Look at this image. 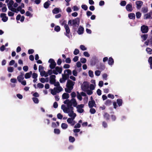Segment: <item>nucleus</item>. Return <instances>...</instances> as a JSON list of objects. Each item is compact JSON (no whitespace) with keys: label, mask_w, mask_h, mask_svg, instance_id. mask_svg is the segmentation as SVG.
I'll use <instances>...</instances> for the list:
<instances>
[{"label":"nucleus","mask_w":152,"mask_h":152,"mask_svg":"<svg viewBox=\"0 0 152 152\" xmlns=\"http://www.w3.org/2000/svg\"><path fill=\"white\" fill-rule=\"evenodd\" d=\"M89 87L88 83L87 81H84L81 85V88L83 91H86L88 89Z\"/></svg>","instance_id":"nucleus-1"},{"label":"nucleus","mask_w":152,"mask_h":152,"mask_svg":"<svg viewBox=\"0 0 152 152\" xmlns=\"http://www.w3.org/2000/svg\"><path fill=\"white\" fill-rule=\"evenodd\" d=\"M48 62L50 63L49 67L51 69H53L56 67V64L53 59H50L48 61Z\"/></svg>","instance_id":"nucleus-2"},{"label":"nucleus","mask_w":152,"mask_h":152,"mask_svg":"<svg viewBox=\"0 0 152 152\" xmlns=\"http://www.w3.org/2000/svg\"><path fill=\"white\" fill-rule=\"evenodd\" d=\"M55 69L53 70V73L54 74L57 75L58 73L61 74L62 72V67H60L58 66H56Z\"/></svg>","instance_id":"nucleus-3"},{"label":"nucleus","mask_w":152,"mask_h":152,"mask_svg":"<svg viewBox=\"0 0 152 152\" xmlns=\"http://www.w3.org/2000/svg\"><path fill=\"white\" fill-rule=\"evenodd\" d=\"M75 84V82H73L72 81L70 80H68L67 81V83L66 84V86L67 87H69L71 89H73V86Z\"/></svg>","instance_id":"nucleus-4"},{"label":"nucleus","mask_w":152,"mask_h":152,"mask_svg":"<svg viewBox=\"0 0 152 152\" xmlns=\"http://www.w3.org/2000/svg\"><path fill=\"white\" fill-rule=\"evenodd\" d=\"M64 27L66 32V33H64L65 35L68 37H69V34L70 32V29L68 25L67 24H65Z\"/></svg>","instance_id":"nucleus-5"},{"label":"nucleus","mask_w":152,"mask_h":152,"mask_svg":"<svg viewBox=\"0 0 152 152\" xmlns=\"http://www.w3.org/2000/svg\"><path fill=\"white\" fill-rule=\"evenodd\" d=\"M80 19L79 18H77L72 20V24L75 26H78L79 24Z\"/></svg>","instance_id":"nucleus-6"},{"label":"nucleus","mask_w":152,"mask_h":152,"mask_svg":"<svg viewBox=\"0 0 152 152\" xmlns=\"http://www.w3.org/2000/svg\"><path fill=\"white\" fill-rule=\"evenodd\" d=\"M141 30L143 33H146L148 31V27L147 26L143 25L141 27Z\"/></svg>","instance_id":"nucleus-7"},{"label":"nucleus","mask_w":152,"mask_h":152,"mask_svg":"<svg viewBox=\"0 0 152 152\" xmlns=\"http://www.w3.org/2000/svg\"><path fill=\"white\" fill-rule=\"evenodd\" d=\"M84 105L83 104L78 105L76 106L77 111L80 113H82L84 111V110L82 108L84 107Z\"/></svg>","instance_id":"nucleus-8"},{"label":"nucleus","mask_w":152,"mask_h":152,"mask_svg":"<svg viewBox=\"0 0 152 152\" xmlns=\"http://www.w3.org/2000/svg\"><path fill=\"white\" fill-rule=\"evenodd\" d=\"M56 76L55 75H52L50 77V83L51 84H54L56 80L55 78Z\"/></svg>","instance_id":"nucleus-9"},{"label":"nucleus","mask_w":152,"mask_h":152,"mask_svg":"<svg viewBox=\"0 0 152 152\" xmlns=\"http://www.w3.org/2000/svg\"><path fill=\"white\" fill-rule=\"evenodd\" d=\"M6 14L5 13H2L0 15V17L1 18L2 20L4 22H6L8 19V17L6 16Z\"/></svg>","instance_id":"nucleus-10"},{"label":"nucleus","mask_w":152,"mask_h":152,"mask_svg":"<svg viewBox=\"0 0 152 152\" xmlns=\"http://www.w3.org/2000/svg\"><path fill=\"white\" fill-rule=\"evenodd\" d=\"M103 117L104 119L107 121L110 120V115L107 113L105 112L103 115Z\"/></svg>","instance_id":"nucleus-11"},{"label":"nucleus","mask_w":152,"mask_h":152,"mask_svg":"<svg viewBox=\"0 0 152 152\" xmlns=\"http://www.w3.org/2000/svg\"><path fill=\"white\" fill-rule=\"evenodd\" d=\"M137 5V9H140L143 4V2L141 1H137L136 2Z\"/></svg>","instance_id":"nucleus-12"},{"label":"nucleus","mask_w":152,"mask_h":152,"mask_svg":"<svg viewBox=\"0 0 152 152\" xmlns=\"http://www.w3.org/2000/svg\"><path fill=\"white\" fill-rule=\"evenodd\" d=\"M84 30V28L81 26H80L77 31L78 34H82L83 33Z\"/></svg>","instance_id":"nucleus-13"},{"label":"nucleus","mask_w":152,"mask_h":152,"mask_svg":"<svg viewBox=\"0 0 152 152\" xmlns=\"http://www.w3.org/2000/svg\"><path fill=\"white\" fill-rule=\"evenodd\" d=\"M88 106L90 108H92L94 106V105H96L95 101L94 100L89 101L88 102Z\"/></svg>","instance_id":"nucleus-14"},{"label":"nucleus","mask_w":152,"mask_h":152,"mask_svg":"<svg viewBox=\"0 0 152 152\" xmlns=\"http://www.w3.org/2000/svg\"><path fill=\"white\" fill-rule=\"evenodd\" d=\"M68 115L69 117L73 118V119H75L76 116V114L74 113L73 111H70L68 113Z\"/></svg>","instance_id":"nucleus-15"},{"label":"nucleus","mask_w":152,"mask_h":152,"mask_svg":"<svg viewBox=\"0 0 152 152\" xmlns=\"http://www.w3.org/2000/svg\"><path fill=\"white\" fill-rule=\"evenodd\" d=\"M126 9L127 11L131 12L132 11V6L131 4H128L126 6Z\"/></svg>","instance_id":"nucleus-16"},{"label":"nucleus","mask_w":152,"mask_h":152,"mask_svg":"<svg viewBox=\"0 0 152 152\" xmlns=\"http://www.w3.org/2000/svg\"><path fill=\"white\" fill-rule=\"evenodd\" d=\"M50 5V1L48 0L44 4V7L45 9H47L49 7Z\"/></svg>","instance_id":"nucleus-17"},{"label":"nucleus","mask_w":152,"mask_h":152,"mask_svg":"<svg viewBox=\"0 0 152 152\" xmlns=\"http://www.w3.org/2000/svg\"><path fill=\"white\" fill-rule=\"evenodd\" d=\"M108 61V63L109 65H112L113 64L114 61L112 57H109Z\"/></svg>","instance_id":"nucleus-18"},{"label":"nucleus","mask_w":152,"mask_h":152,"mask_svg":"<svg viewBox=\"0 0 152 152\" xmlns=\"http://www.w3.org/2000/svg\"><path fill=\"white\" fill-rule=\"evenodd\" d=\"M23 74L21 73V75L18 76L17 77L18 80L19 82H21V80H23L24 79V78L23 77Z\"/></svg>","instance_id":"nucleus-19"},{"label":"nucleus","mask_w":152,"mask_h":152,"mask_svg":"<svg viewBox=\"0 0 152 152\" xmlns=\"http://www.w3.org/2000/svg\"><path fill=\"white\" fill-rule=\"evenodd\" d=\"M70 101L72 103V104H73L74 107H76L77 106V103L75 99L72 98Z\"/></svg>","instance_id":"nucleus-20"},{"label":"nucleus","mask_w":152,"mask_h":152,"mask_svg":"<svg viewBox=\"0 0 152 152\" xmlns=\"http://www.w3.org/2000/svg\"><path fill=\"white\" fill-rule=\"evenodd\" d=\"M54 89L56 90L57 93H59L63 90V89L60 86L57 87H54Z\"/></svg>","instance_id":"nucleus-21"},{"label":"nucleus","mask_w":152,"mask_h":152,"mask_svg":"<svg viewBox=\"0 0 152 152\" xmlns=\"http://www.w3.org/2000/svg\"><path fill=\"white\" fill-rule=\"evenodd\" d=\"M117 103L119 107L122 105L123 104V100L121 99H118L116 100Z\"/></svg>","instance_id":"nucleus-22"},{"label":"nucleus","mask_w":152,"mask_h":152,"mask_svg":"<svg viewBox=\"0 0 152 152\" xmlns=\"http://www.w3.org/2000/svg\"><path fill=\"white\" fill-rule=\"evenodd\" d=\"M32 74V71H30L29 72L26 73L25 75V77L26 79L30 78Z\"/></svg>","instance_id":"nucleus-23"},{"label":"nucleus","mask_w":152,"mask_h":152,"mask_svg":"<svg viewBox=\"0 0 152 152\" xmlns=\"http://www.w3.org/2000/svg\"><path fill=\"white\" fill-rule=\"evenodd\" d=\"M69 97V94L67 93H64L62 95V98L63 99H68Z\"/></svg>","instance_id":"nucleus-24"},{"label":"nucleus","mask_w":152,"mask_h":152,"mask_svg":"<svg viewBox=\"0 0 152 152\" xmlns=\"http://www.w3.org/2000/svg\"><path fill=\"white\" fill-rule=\"evenodd\" d=\"M60 8H55L52 11L53 14H56L60 12Z\"/></svg>","instance_id":"nucleus-25"},{"label":"nucleus","mask_w":152,"mask_h":152,"mask_svg":"<svg viewBox=\"0 0 152 152\" xmlns=\"http://www.w3.org/2000/svg\"><path fill=\"white\" fill-rule=\"evenodd\" d=\"M112 103V102L111 100L108 99L106 101L104 104L106 106H110L111 104Z\"/></svg>","instance_id":"nucleus-26"},{"label":"nucleus","mask_w":152,"mask_h":152,"mask_svg":"<svg viewBox=\"0 0 152 152\" xmlns=\"http://www.w3.org/2000/svg\"><path fill=\"white\" fill-rule=\"evenodd\" d=\"M129 18L131 19H134L135 18V15L134 13H130L128 15Z\"/></svg>","instance_id":"nucleus-27"},{"label":"nucleus","mask_w":152,"mask_h":152,"mask_svg":"<svg viewBox=\"0 0 152 152\" xmlns=\"http://www.w3.org/2000/svg\"><path fill=\"white\" fill-rule=\"evenodd\" d=\"M151 18V15L150 14V12L148 13H147L145 14L144 16V18L145 19H147Z\"/></svg>","instance_id":"nucleus-28"},{"label":"nucleus","mask_w":152,"mask_h":152,"mask_svg":"<svg viewBox=\"0 0 152 152\" xmlns=\"http://www.w3.org/2000/svg\"><path fill=\"white\" fill-rule=\"evenodd\" d=\"M8 7L9 9L12 11L17 13H18L16 9L13 8L12 6V7L8 6Z\"/></svg>","instance_id":"nucleus-29"},{"label":"nucleus","mask_w":152,"mask_h":152,"mask_svg":"<svg viewBox=\"0 0 152 152\" xmlns=\"http://www.w3.org/2000/svg\"><path fill=\"white\" fill-rule=\"evenodd\" d=\"M98 69L102 71L104 69H105V66L104 65L101 64L98 67Z\"/></svg>","instance_id":"nucleus-30"},{"label":"nucleus","mask_w":152,"mask_h":152,"mask_svg":"<svg viewBox=\"0 0 152 152\" xmlns=\"http://www.w3.org/2000/svg\"><path fill=\"white\" fill-rule=\"evenodd\" d=\"M146 50L148 54H152V49L149 48H147L146 49Z\"/></svg>","instance_id":"nucleus-31"},{"label":"nucleus","mask_w":152,"mask_h":152,"mask_svg":"<svg viewBox=\"0 0 152 152\" xmlns=\"http://www.w3.org/2000/svg\"><path fill=\"white\" fill-rule=\"evenodd\" d=\"M148 11V8L147 7H144L142 8V11L143 13H146Z\"/></svg>","instance_id":"nucleus-32"},{"label":"nucleus","mask_w":152,"mask_h":152,"mask_svg":"<svg viewBox=\"0 0 152 152\" xmlns=\"http://www.w3.org/2000/svg\"><path fill=\"white\" fill-rule=\"evenodd\" d=\"M148 37V35L147 34H144L141 36V38L143 39L142 41L145 40Z\"/></svg>","instance_id":"nucleus-33"},{"label":"nucleus","mask_w":152,"mask_h":152,"mask_svg":"<svg viewBox=\"0 0 152 152\" xmlns=\"http://www.w3.org/2000/svg\"><path fill=\"white\" fill-rule=\"evenodd\" d=\"M68 126L67 124L64 123H62L61 125V127L63 129H66L67 128Z\"/></svg>","instance_id":"nucleus-34"},{"label":"nucleus","mask_w":152,"mask_h":152,"mask_svg":"<svg viewBox=\"0 0 152 152\" xmlns=\"http://www.w3.org/2000/svg\"><path fill=\"white\" fill-rule=\"evenodd\" d=\"M62 76L63 79L65 80L69 79V76L66 74L64 75L62 74Z\"/></svg>","instance_id":"nucleus-35"},{"label":"nucleus","mask_w":152,"mask_h":152,"mask_svg":"<svg viewBox=\"0 0 152 152\" xmlns=\"http://www.w3.org/2000/svg\"><path fill=\"white\" fill-rule=\"evenodd\" d=\"M69 140L70 142H73L75 141V139L74 137L70 136L69 137Z\"/></svg>","instance_id":"nucleus-36"},{"label":"nucleus","mask_w":152,"mask_h":152,"mask_svg":"<svg viewBox=\"0 0 152 152\" xmlns=\"http://www.w3.org/2000/svg\"><path fill=\"white\" fill-rule=\"evenodd\" d=\"M66 72H67V73L66 74L68 75L69 76V75H72V71L70 69H67L65 70L64 71V73H65Z\"/></svg>","instance_id":"nucleus-37"},{"label":"nucleus","mask_w":152,"mask_h":152,"mask_svg":"<svg viewBox=\"0 0 152 152\" xmlns=\"http://www.w3.org/2000/svg\"><path fill=\"white\" fill-rule=\"evenodd\" d=\"M32 99L34 103L36 104H38L39 103V100L36 97H33Z\"/></svg>","instance_id":"nucleus-38"},{"label":"nucleus","mask_w":152,"mask_h":152,"mask_svg":"<svg viewBox=\"0 0 152 152\" xmlns=\"http://www.w3.org/2000/svg\"><path fill=\"white\" fill-rule=\"evenodd\" d=\"M136 15L137 18L139 19L141 16V13L140 12H138L136 13Z\"/></svg>","instance_id":"nucleus-39"},{"label":"nucleus","mask_w":152,"mask_h":152,"mask_svg":"<svg viewBox=\"0 0 152 152\" xmlns=\"http://www.w3.org/2000/svg\"><path fill=\"white\" fill-rule=\"evenodd\" d=\"M54 30L56 32H59L60 30V28L58 26H56L55 27Z\"/></svg>","instance_id":"nucleus-40"},{"label":"nucleus","mask_w":152,"mask_h":152,"mask_svg":"<svg viewBox=\"0 0 152 152\" xmlns=\"http://www.w3.org/2000/svg\"><path fill=\"white\" fill-rule=\"evenodd\" d=\"M63 111L65 113H69L70 112L69 110V108L67 107H66L64 109H63Z\"/></svg>","instance_id":"nucleus-41"},{"label":"nucleus","mask_w":152,"mask_h":152,"mask_svg":"<svg viewBox=\"0 0 152 152\" xmlns=\"http://www.w3.org/2000/svg\"><path fill=\"white\" fill-rule=\"evenodd\" d=\"M74 119H73V118H69L67 119V121L68 123L70 124L72 123Z\"/></svg>","instance_id":"nucleus-42"},{"label":"nucleus","mask_w":152,"mask_h":152,"mask_svg":"<svg viewBox=\"0 0 152 152\" xmlns=\"http://www.w3.org/2000/svg\"><path fill=\"white\" fill-rule=\"evenodd\" d=\"M111 118L113 121H115L116 119L115 115H111Z\"/></svg>","instance_id":"nucleus-43"},{"label":"nucleus","mask_w":152,"mask_h":152,"mask_svg":"<svg viewBox=\"0 0 152 152\" xmlns=\"http://www.w3.org/2000/svg\"><path fill=\"white\" fill-rule=\"evenodd\" d=\"M54 133L56 134H59L60 133V130L58 129H54Z\"/></svg>","instance_id":"nucleus-44"},{"label":"nucleus","mask_w":152,"mask_h":152,"mask_svg":"<svg viewBox=\"0 0 152 152\" xmlns=\"http://www.w3.org/2000/svg\"><path fill=\"white\" fill-rule=\"evenodd\" d=\"M72 89H71V88H69V87H67V88H65V91L67 92L68 93H70L71 91V90Z\"/></svg>","instance_id":"nucleus-45"},{"label":"nucleus","mask_w":152,"mask_h":152,"mask_svg":"<svg viewBox=\"0 0 152 152\" xmlns=\"http://www.w3.org/2000/svg\"><path fill=\"white\" fill-rule=\"evenodd\" d=\"M14 1L12 0H10L9 3L7 4V5L8 6L12 7L14 4Z\"/></svg>","instance_id":"nucleus-46"},{"label":"nucleus","mask_w":152,"mask_h":152,"mask_svg":"<svg viewBox=\"0 0 152 152\" xmlns=\"http://www.w3.org/2000/svg\"><path fill=\"white\" fill-rule=\"evenodd\" d=\"M7 70L9 72H12L13 71L14 68L13 67L10 66L8 67Z\"/></svg>","instance_id":"nucleus-47"},{"label":"nucleus","mask_w":152,"mask_h":152,"mask_svg":"<svg viewBox=\"0 0 152 152\" xmlns=\"http://www.w3.org/2000/svg\"><path fill=\"white\" fill-rule=\"evenodd\" d=\"M90 112L91 114H94L96 113V111L94 108H93L92 107V108H91L90 109Z\"/></svg>","instance_id":"nucleus-48"},{"label":"nucleus","mask_w":152,"mask_h":152,"mask_svg":"<svg viewBox=\"0 0 152 152\" xmlns=\"http://www.w3.org/2000/svg\"><path fill=\"white\" fill-rule=\"evenodd\" d=\"M88 74L90 77H94L93 72L91 70H89L88 71Z\"/></svg>","instance_id":"nucleus-49"},{"label":"nucleus","mask_w":152,"mask_h":152,"mask_svg":"<svg viewBox=\"0 0 152 152\" xmlns=\"http://www.w3.org/2000/svg\"><path fill=\"white\" fill-rule=\"evenodd\" d=\"M102 126L105 128H107V124L106 122L105 121H103L102 122Z\"/></svg>","instance_id":"nucleus-50"},{"label":"nucleus","mask_w":152,"mask_h":152,"mask_svg":"<svg viewBox=\"0 0 152 152\" xmlns=\"http://www.w3.org/2000/svg\"><path fill=\"white\" fill-rule=\"evenodd\" d=\"M80 48L82 50H87V48L83 45H80Z\"/></svg>","instance_id":"nucleus-51"},{"label":"nucleus","mask_w":152,"mask_h":152,"mask_svg":"<svg viewBox=\"0 0 152 152\" xmlns=\"http://www.w3.org/2000/svg\"><path fill=\"white\" fill-rule=\"evenodd\" d=\"M79 53V50L77 49H75L73 52V53L75 55H77Z\"/></svg>","instance_id":"nucleus-52"},{"label":"nucleus","mask_w":152,"mask_h":152,"mask_svg":"<svg viewBox=\"0 0 152 152\" xmlns=\"http://www.w3.org/2000/svg\"><path fill=\"white\" fill-rule=\"evenodd\" d=\"M57 92L56 90H54V89H51V93L53 95H55L56 94V93H57Z\"/></svg>","instance_id":"nucleus-53"},{"label":"nucleus","mask_w":152,"mask_h":152,"mask_svg":"<svg viewBox=\"0 0 152 152\" xmlns=\"http://www.w3.org/2000/svg\"><path fill=\"white\" fill-rule=\"evenodd\" d=\"M81 7L83 9L85 10H87L88 8L87 6L85 4L82 5L81 6Z\"/></svg>","instance_id":"nucleus-54"},{"label":"nucleus","mask_w":152,"mask_h":152,"mask_svg":"<svg viewBox=\"0 0 152 152\" xmlns=\"http://www.w3.org/2000/svg\"><path fill=\"white\" fill-rule=\"evenodd\" d=\"M126 2L125 1H121L120 4L121 6H124L126 5Z\"/></svg>","instance_id":"nucleus-55"},{"label":"nucleus","mask_w":152,"mask_h":152,"mask_svg":"<svg viewBox=\"0 0 152 152\" xmlns=\"http://www.w3.org/2000/svg\"><path fill=\"white\" fill-rule=\"evenodd\" d=\"M80 62L84 64L86 62V58H81L80 59Z\"/></svg>","instance_id":"nucleus-56"},{"label":"nucleus","mask_w":152,"mask_h":152,"mask_svg":"<svg viewBox=\"0 0 152 152\" xmlns=\"http://www.w3.org/2000/svg\"><path fill=\"white\" fill-rule=\"evenodd\" d=\"M37 86L39 88H42L44 87V85L41 83H38L37 84Z\"/></svg>","instance_id":"nucleus-57"},{"label":"nucleus","mask_w":152,"mask_h":152,"mask_svg":"<svg viewBox=\"0 0 152 152\" xmlns=\"http://www.w3.org/2000/svg\"><path fill=\"white\" fill-rule=\"evenodd\" d=\"M95 75L97 76H99L101 74V72L98 70L95 71Z\"/></svg>","instance_id":"nucleus-58"},{"label":"nucleus","mask_w":152,"mask_h":152,"mask_svg":"<svg viewBox=\"0 0 152 152\" xmlns=\"http://www.w3.org/2000/svg\"><path fill=\"white\" fill-rule=\"evenodd\" d=\"M63 117V115L60 113H59L57 115V117L59 119H61Z\"/></svg>","instance_id":"nucleus-59"},{"label":"nucleus","mask_w":152,"mask_h":152,"mask_svg":"<svg viewBox=\"0 0 152 152\" xmlns=\"http://www.w3.org/2000/svg\"><path fill=\"white\" fill-rule=\"evenodd\" d=\"M86 91V92L87 94L88 95H91L93 94V91H91V90L88 89Z\"/></svg>","instance_id":"nucleus-60"},{"label":"nucleus","mask_w":152,"mask_h":152,"mask_svg":"<svg viewBox=\"0 0 152 152\" xmlns=\"http://www.w3.org/2000/svg\"><path fill=\"white\" fill-rule=\"evenodd\" d=\"M53 84L55 86H56V87L58 86H60V83L58 82H56V81L55 83Z\"/></svg>","instance_id":"nucleus-61"},{"label":"nucleus","mask_w":152,"mask_h":152,"mask_svg":"<svg viewBox=\"0 0 152 152\" xmlns=\"http://www.w3.org/2000/svg\"><path fill=\"white\" fill-rule=\"evenodd\" d=\"M34 52V50L33 49H30L28 50V53L29 54H31L33 53Z\"/></svg>","instance_id":"nucleus-62"},{"label":"nucleus","mask_w":152,"mask_h":152,"mask_svg":"<svg viewBox=\"0 0 152 152\" xmlns=\"http://www.w3.org/2000/svg\"><path fill=\"white\" fill-rule=\"evenodd\" d=\"M83 55L87 57H89L90 56V54L88 53V52L86 51L84 52Z\"/></svg>","instance_id":"nucleus-63"},{"label":"nucleus","mask_w":152,"mask_h":152,"mask_svg":"<svg viewBox=\"0 0 152 152\" xmlns=\"http://www.w3.org/2000/svg\"><path fill=\"white\" fill-rule=\"evenodd\" d=\"M65 62L67 63H70L71 62V60L69 58H67L65 60Z\"/></svg>","instance_id":"nucleus-64"}]
</instances>
